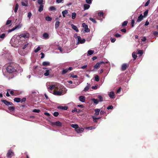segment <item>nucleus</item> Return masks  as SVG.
<instances>
[{
	"label": "nucleus",
	"instance_id": "f257e3e1",
	"mask_svg": "<svg viewBox=\"0 0 158 158\" xmlns=\"http://www.w3.org/2000/svg\"><path fill=\"white\" fill-rule=\"evenodd\" d=\"M7 66L6 70L7 73H12L16 71V69L15 67V64L14 63H10L6 64Z\"/></svg>",
	"mask_w": 158,
	"mask_h": 158
},
{
	"label": "nucleus",
	"instance_id": "f03ea898",
	"mask_svg": "<svg viewBox=\"0 0 158 158\" xmlns=\"http://www.w3.org/2000/svg\"><path fill=\"white\" fill-rule=\"evenodd\" d=\"M14 153L11 149L9 150L6 154V157L9 158H11L14 156Z\"/></svg>",
	"mask_w": 158,
	"mask_h": 158
},
{
	"label": "nucleus",
	"instance_id": "7ed1b4c3",
	"mask_svg": "<svg viewBox=\"0 0 158 158\" xmlns=\"http://www.w3.org/2000/svg\"><path fill=\"white\" fill-rule=\"evenodd\" d=\"M1 101L3 103L6 105L7 106H14L12 103L8 102L6 100L1 99Z\"/></svg>",
	"mask_w": 158,
	"mask_h": 158
},
{
	"label": "nucleus",
	"instance_id": "20e7f679",
	"mask_svg": "<svg viewBox=\"0 0 158 158\" xmlns=\"http://www.w3.org/2000/svg\"><path fill=\"white\" fill-rule=\"evenodd\" d=\"M51 125L52 126H56L61 127L62 126V123L59 121L52 122L51 123Z\"/></svg>",
	"mask_w": 158,
	"mask_h": 158
},
{
	"label": "nucleus",
	"instance_id": "39448f33",
	"mask_svg": "<svg viewBox=\"0 0 158 158\" xmlns=\"http://www.w3.org/2000/svg\"><path fill=\"white\" fill-rule=\"evenodd\" d=\"M105 64V62L104 61H100L96 63V64L94 66V69H97L100 67V65H102V64Z\"/></svg>",
	"mask_w": 158,
	"mask_h": 158
},
{
	"label": "nucleus",
	"instance_id": "423d86ee",
	"mask_svg": "<svg viewBox=\"0 0 158 158\" xmlns=\"http://www.w3.org/2000/svg\"><path fill=\"white\" fill-rule=\"evenodd\" d=\"M129 67V64L126 63L123 64L121 67V70L123 71L126 70Z\"/></svg>",
	"mask_w": 158,
	"mask_h": 158
},
{
	"label": "nucleus",
	"instance_id": "0eeeda50",
	"mask_svg": "<svg viewBox=\"0 0 158 158\" xmlns=\"http://www.w3.org/2000/svg\"><path fill=\"white\" fill-rule=\"evenodd\" d=\"M82 27L85 28V31L86 32H89L90 31V30L88 28V26L85 23L82 24Z\"/></svg>",
	"mask_w": 158,
	"mask_h": 158
},
{
	"label": "nucleus",
	"instance_id": "6e6552de",
	"mask_svg": "<svg viewBox=\"0 0 158 158\" xmlns=\"http://www.w3.org/2000/svg\"><path fill=\"white\" fill-rule=\"evenodd\" d=\"M77 38L79 43H80L81 44H82L85 43V39H81V38L80 36H78Z\"/></svg>",
	"mask_w": 158,
	"mask_h": 158
},
{
	"label": "nucleus",
	"instance_id": "1a4fd4ad",
	"mask_svg": "<svg viewBox=\"0 0 158 158\" xmlns=\"http://www.w3.org/2000/svg\"><path fill=\"white\" fill-rule=\"evenodd\" d=\"M29 34L28 33H25L24 34H21L20 35V36L21 37H23L25 38H28L29 37Z\"/></svg>",
	"mask_w": 158,
	"mask_h": 158
},
{
	"label": "nucleus",
	"instance_id": "9d476101",
	"mask_svg": "<svg viewBox=\"0 0 158 158\" xmlns=\"http://www.w3.org/2000/svg\"><path fill=\"white\" fill-rule=\"evenodd\" d=\"M143 15L142 14H140L138 17V18L136 21L137 22H141L143 19Z\"/></svg>",
	"mask_w": 158,
	"mask_h": 158
},
{
	"label": "nucleus",
	"instance_id": "9b49d317",
	"mask_svg": "<svg viewBox=\"0 0 158 158\" xmlns=\"http://www.w3.org/2000/svg\"><path fill=\"white\" fill-rule=\"evenodd\" d=\"M55 95L60 96L62 95V92L60 91H56L55 90L53 94Z\"/></svg>",
	"mask_w": 158,
	"mask_h": 158
},
{
	"label": "nucleus",
	"instance_id": "f8f14e48",
	"mask_svg": "<svg viewBox=\"0 0 158 158\" xmlns=\"http://www.w3.org/2000/svg\"><path fill=\"white\" fill-rule=\"evenodd\" d=\"M21 4L23 6H27L28 5V1L27 0L22 1Z\"/></svg>",
	"mask_w": 158,
	"mask_h": 158
},
{
	"label": "nucleus",
	"instance_id": "ddd939ff",
	"mask_svg": "<svg viewBox=\"0 0 158 158\" xmlns=\"http://www.w3.org/2000/svg\"><path fill=\"white\" fill-rule=\"evenodd\" d=\"M84 129L82 128L78 127V128L76 129L75 131L77 133H81L83 131Z\"/></svg>",
	"mask_w": 158,
	"mask_h": 158
},
{
	"label": "nucleus",
	"instance_id": "4468645a",
	"mask_svg": "<svg viewBox=\"0 0 158 158\" xmlns=\"http://www.w3.org/2000/svg\"><path fill=\"white\" fill-rule=\"evenodd\" d=\"M68 71V69H63L62 71L60 72V73L62 75H64L67 73Z\"/></svg>",
	"mask_w": 158,
	"mask_h": 158
},
{
	"label": "nucleus",
	"instance_id": "2eb2a0df",
	"mask_svg": "<svg viewBox=\"0 0 158 158\" xmlns=\"http://www.w3.org/2000/svg\"><path fill=\"white\" fill-rule=\"evenodd\" d=\"M48 90L50 89L52 90L53 89H56V87L55 85H50L49 87H48Z\"/></svg>",
	"mask_w": 158,
	"mask_h": 158
},
{
	"label": "nucleus",
	"instance_id": "dca6fc26",
	"mask_svg": "<svg viewBox=\"0 0 158 158\" xmlns=\"http://www.w3.org/2000/svg\"><path fill=\"white\" fill-rule=\"evenodd\" d=\"M58 109H60L64 110H67L68 109V107L66 106H59L58 107Z\"/></svg>",
	"mask_w": 158,
	"mask_h": 158
},
{
	"label": "nucleus",
	"instance_id": "f3484780",
	"mask_svg": "<svg viewBox=\"0 0 158 158\" xmlns=\"http://www.w3.org/2000/svg\"><path fill=\"white\" fill-rule=\"evenodd\" d=\"M79 99L80 101L84 102H85V97L83 96H80L79 97Z\"/></svg>",
	"mask_w": 158,
	"mask_h": 158
},
{
	"label": "nucleus",
	"instance_id": "a211bd4d",
	"mask_svg": "<svg viewBox=\"0 0 158 158\" xmlns=\"http://www.w3.org/2000/svg\"><path fill=\"white\" fill-rule=\"evenodd\" d=\"M43 36L45 39H47L49 37V35L47 33H44L43 35Z\"/></svg>",
	"mask_w": 158,
	"mask_h": 158
},
{
	"label": "nucleus",
	"instance_id": "6ab92c4d",
	"mask_svg": "<svg viewBox=\"0 0 158 158\" xmlns=\"http://www.w3.org/2000/svg\"><path fill=\"white\" fill-rule=\"evenodd\" d=\"M71 26L72 27V28L74 30H75L76 32H78L79 30L77 28V27L75 26L74 24H72L71 25Z\"/></svg>",
	"mask_w": 158,
	"mask_h": 158
},
{
	"label": "nucleus",
	"instance_id": "aec40b11",
	"mask_svg": "<svg viewBox=\"0 0 158 158\" xmlns=\"http://www.w3.org/2000/svg\"><path fill=\"white\" fill-rule=\"evenodd\" d=\"M109 97L112 98H114V92H111L109 94Z\"/></svg>",
	"mask_w": 158,
	"mask_h": 158
},
{
	"label": "nucleus",
	"instance_id": "412c9836",
	"mask_svg": "<svg viewBox=\"0 0 158 158\" xmlns=\"http://www.w3.org/2000/svg\"><path fill=\"white\" fill-rule=\"evenodd\" d=\"M9 106L8 109L10 111H13L15 110V107L14 106Z\"/></svg>",
	"mask_w": 158,
	"mask_h": 158
},
{
	"label": "nucleus",
	"instance_id": "4be33fe9",
	"mask_svg": "<svg viewBox=\"0 0 158 158\" xmlns=\"http://www.w3.org/2000/svg\"><path fill=\"white\" fill-rule=\"evenodd\" d=\"M72 127L75 128V130L78 128L79 126L77 124H72L71 125Z\"/></svg>",
	"mask_w": 158,
	"mask_h": 158
},
{
	"label": "nucleus",
	"instance_id": "5701e85b",
	"mask_svg": "<svg viewBox=\"0 0 158 158\" xmlns=\"http://www.w3.org/2000/svg\"><path fill=\"white\" fill-rule=\"evenodd\" d=\"M98 15L99 17L98 18H97V19L99 20H100V19L101 17H103V12H100L98 13Z\"/></svg>",
	"mask_w": 158,
	"mask_h": 158
},
{
	"label": "nucleus",
	"instance_id": "b1692460",
	"mask_svg": "<svg viewBox=\"0 0 158 158\" xmlns=\"http://www.w3.org/2000/svg\"><path fill=\"white\" fill-rule=\"evenodd\" d=\"M94 50H89L88 51V53L87 54V56H89L91 55L94 53Z\"/></svg>",
	"mask_w": 158,
	"mask_h": 158
},
{
	"label": "nucleus",
	"instance_id": "393cba45",
	"mask_svg": "<svg viewBox=\"0 0 158 158\" xmlns=\"http://www.w3.org/2000/svg\"><path fill=\"white\" fill-rule=\"evenodd\" d=\"M132 56L133 58V60H135L137 57L136 53L135 52H133L132 53Z\"/></svg>",
	"mask_w": 158,
	"mask_h": 158
},
{
	"label": "nucleus",
	"instance_id": "a878e982",
	"mask_svg": "<svg viewBox=\"0 0 158 158\" xmlns=\"http://www.w3.org/2000/svg\"><path fill=\"white\" fill-rule=\"evenodd\" d=\"M43 7L44 6L42 4L40 5L39 7L38 11L40 12H41L43 10Z\"/></svg>",
	"mask_w": 158,
	"mask_h": 158
},
{
	"label": "nucleus",
	"instance_id": "bb28decb",
	"mask_svg": "<svg viewBox=\"0 0 158 158\" xmlns=\"http://www.w3.org/2000/svg\"><path fill=\"white\" fill-rule=\"evenodd\" d=\"M50 63L49 62L44 61L42 63V65L43 66L49 65Z\"/></svg>",
	"mask_w": 158,
	"mask_h": 158
},
{
	"label": "nucleus",
	"instance_id": "cd10ccee",
	"mask_svg": "<svg viewBox=\"0 0 158 158\" xmlns=\"http://www.w3.org/2000/svg\"><path fill=\"white\" fill-rule=\"evenodd\" d=\"M60 23V22L59 21H57L56 22L55 24V27L56 29H57L59 27Z\"/></svg>",
	"mask_w": 158,
	"mask_h": 158
},
{
	"label": "nucleus",
	"instance_id": "c85d7f7f",
	"mask_svg": "<svg viewBox=\"0 0 158 158\" xmlns=\"http://www.w3.org/2000/svg\"><path fill=\"white\" fill-rule=\"evenodd\" d=\"M14 101L17 102H19L21 101V98H15L14 99Z\"/></svg>",
	"mask_w": 158,
	"mask_h": 158
},
{
	"label": "nucleus",
	"instance_id": "c756f323",
	"mask_svg": "<svg viewBox=\"0 0 158 158\" xmlns=\"http://www.w3.org/2000/svg\"><path fill=\"white\" fill-rule=\"evenodd\" d=\"M94 111L95 112V114L96 115H98L99 114L100 110L98 109H95L94 110Z\"/></svg>",
	"mask_w": 158,
	"mask_h": 158
},
{
	"label": "nucleus",
	"instance_id": "7c9ffc66",
	"mask_svg": "<svg viewBox=\"0 0 158 158\" xmlns=\"http://www.w3.org/2000/svg\"><path fill=\"white\" fill-rule=\"evenodd\" d=\"M68 13V10H65L62 11V13L63 15V16L64 17H65V14H66Z\"/></svg>",
	"mask_w": 158,
	"mask_h": 158
},
{
	"label": "nucleus",
	"instance_id": "2f4dec72",
	"mask_svg": "<svg viewBox=\"0 0 158 158\" xmlns=\"http://www.w3.org/2000/svg\"><path fill=\"white\" fill-rule=\"evenodd\" d=\"M93 102L95 104H98V99L95 98H93L92 99Z\"/></svg>",
	"mask_w": 158,
	"mask_h": 158
},
{
	"label": "nucleus",
	"instance_id": "473e14b6",
	"mask_svg": "<svg viewBox=\"0 0 158 158\" xmlns=\"http://www.w3.org/2000/svg\"><path fill=\"white\" fill-rule=\"evenodd\" d=\"M84 8L85 10H87L90 7V5L87 4H85L84 6Z\"/></svg>",
	"mask_w": 158,
	"mask_h": 158
},
{
	"label": "nucleus",
	"instance_id": "72a5a7b5",
	"mask_svg": "<svg viewBox=\"0 0 158 158\" xmlns=\"http://www.w3.org/2000/svg\"><path fill=\"white\" fill-rule=\"evenodd\" d=\"M49 10L50 11L55 10H56V8L54 6H51L50 7Z\"/></svg>",
	"mask_w": 158,
	"mask_h": 158
},
{
	"label": "nucleus",
	"instance_id": "f704fd0d",
	"mask_svg": "<svg viewBox=\"0 0 158 158\" xmlns=\"http://www.w3.org/2000/svg\"><path fill=\"white\" fill-rule=\"evenodd\" d=\"M50 73V71L49 70H47L45 71V72L44 73V75L45 76H47L49 75Z\"/></svg>",
	"mask_w": 158,
	"mask_h": 158
},
{
	"label": "nucleus",
	"instance_id": "c9c22d12",
	"mask_svg": "<svg viewBox=\"0 0 158 158\" xmlns=\"http://www.w3.org/2000/svg\"><path fill=\"white\" fill-rule=\"evenodd\" d=\"M19 8V5L18 3H16L15 5V8L14 9V12L15 13H16L18 10Z\"/></svg>",
	"mask_w": 158,
	"mask_h": 158
},
{
	"label": "nucleus",
	"instance_id": "e433bc0d",
	"mask_svg": "<svg viewBox=\"0 0 158 158\" xmlns=\"http://www.w3.org/2000/svg\"><path fill=\"white\" fill-rule=\"evenodd\" d=\"M90 87V85H88L86 87H85V88L84 89V91H88Z\"/></svg>",
	"mask_w": 158,
	"mask_h": 158
},
{
	"label": "nucleus",
	"instance_id": "4c0bfd02",
	"mask_svg": "<svg viewBox=\"0 0 158 158\" xmlns=\"http://www.w3.org/2000/svg\"><path fill=\"white\" fill-rule=\"evenodd\" d=\"M137 53L138 54H139L140 56H141L143 54V50H139L137 51Z\"/></svg>",
	"mask_w": 158,
	"mask_h": 158
},
{
	"label": "nucleus",
	"instance_id": "58836bf2",
	"mask_svg": "<svg viewBox=\"0 0 158 158\" xmlns=\"http://www.w3.org/2000/svg\"><path fill=\"white\" fill-rule=\"evenodd\" d=\"M45 19L47 21H51L52 19L51 17L48 16L45 17Z\"/></svg>",
	"mask_w": 158,
	"mask_h": 158
},
{
	"label": "nucleus",
	"instance_id": "ea45409f",
	"mask_svg": "<svg viewBox=\"0 0 158 158\" xmlns=\"http://www.w3.org/2000/svg\"><path fill=\"white\" fill-rule=\"evenodd\" d=\"M95 128V127H94L93 126L89 127H86V129L89 130H91L92 129H94Z\"/></svg>",
	"mask_w": 158,
	"mask_h": 158
},
{
	"label": "nucleus",
	"instance_id": "a19ab883",
	"mask_svg": "<svg viewBox=\"0 0 158 158\" xmlns=\"http://www.w3.org/2000/svg\"><path fill=\"white\" fill-rule=\"evenodd\" d=\"M128 22L127 21H125L122 23V26H126L127 25Z\"/></svg>",
	"mask_w": 158,
	"mask_h": 158
},
{
	"label": "nucleus",
	"instance_id": "79ce46f5",
	"mask_svg": "<svg viewBox=\"0 0 158 158\" xmlns=\"http://www.w3.org/2000/svg\"><path fill=\"white\" fill-rule=\"evenodd\" d=\"M89 19L90 21H92L94 23H96L97 22L94 19L92 18L91 17H90L89 18Z\"/></svg>",
	"mask_w": 158,
	"mask_h": 158
},
{
	"label": "nucleus",
	"instance_id": "37998d69",
	"mask_svg": "<svg viewBox=\"0 0 158 158\" xmlns=\"http://www.w3.org/2000/svg\"><path fill=\"white\" fill-rule=\"evenodd\" d=\"M76 16V14L75 12L72 13V18L73 19H74L75 18Z\"/></svg>",
	"mask_w": 158,
	"mask_h": 158
},
{
	"label": "nucleus",
	"instance_id": "c03bdc74",
	"mask_svg": "<svg viewBox=\"0 0 158 158\" xmlns=\"http://www.w3.org/2000/svg\"><path fill=\"white\" fill-rule=\"evenodd\" d=\"M95 80L96 81H98L99 80V77L98 76V75H97L95 77Z\"/></svg>",
	"mask_w": 158,
	"mask_h": 158
},
{
	"label": "nucleus",
	"instance_id": "a18cd8bd",
	"mask_svg": "<svg viewBox=\"0 0 158 158\" xmlns=\"http://www.w3.org/2000/svg\"><path fill=\"white\" fill-rule=\"evenodd\" d=\"M36 93L35 91H31V94L30 95L32 97H35V95H33V94H36Z\"/></svg>",
	"mask_w": 158,
	"mask_h": 158
},
{
	"label": "nucleus",
	"instance_id": "49530a36",
	"mask_svg": "<svg viewBox=\"0 0 158 158\" xmlns=\"http://www.w3.org/2000/svg\"><path fill=\"white\" fill-rule=\"evenodd\" d=\"M40 47L38 46L37 48L34 50V52L35 53L38 52L39 51H40Z\"/></svg>",
	"mask_w": 158,
	"mask_h": 158
},
{
	"label": "nucleus",
	"instance_id": "de8ad7c7",
	"mask_svg": "<svg viewBox=\"0 0 158 158\" xmlns=\"http://www.w3.org/2000/svg\"><path fill=\"white\" fill-rule=\"evenodd\" d=\"M98 98L99 99L100 102H102L103 101V98L101 95L98 96Z\"/></svg>",
	"mask_w": 158,
	"mask_h": 158
},
{
	"label": "nucleus",
	"instance_id": "09e8293b",
	"mask_svg": "<svg viewBox=\"0 0 158 158\" xmlns=\"http://www.w3.org/2000/svg\"><path fill=\"white\" fill-rule=\"evenodd\" d=\"M28 43H27L26 44H25L22 48V49H24L25 48H27L28 47Z\"/></svg>",
	"mask_w": 158,
	"mask_h": 158
},
{
	"label": "nucleus",
	"instance_id": "8fccbe9b",
	"mask_svg": "<svg viewBox=\"0 0 158 158\" xmlns=\"http://www.w3.org/2000/svg\"><path fill=\"white\" fill-rule=\"evenodd\" d=\"M8 91L10 92V94L12 95H14V92L13 90H11L10 89H8Z\"/></svg>",
	"mask_w": 158,
	"mask_h": 158
},
{
	"label": "nucleus",
	"instance_id": "3c124183",
	"mask_svg": "<svg viewBox=\"0 0 158 158\" xmlns=\"http://www.w3.org/2000/svg\"><path fill=\"white\" fill-rule=\"evenodd\" d=\"M40 111V110L39 109H35L33 110V112H36L39 113Z\"/></svg>",
	"mask_w": 158,
	"mask_h": 158
},
{
	"label": "nucleus",
	"instance_id": "603ef678",
	"mask_svg": "<svg viewBox=\"0 0 158 158\" xmlns=\"http://www.w3.org/2000/svg\"><path fill=\"white\" fill-rule=\"evenodd\" d=\"M5 36V34L3 33L1 35H0V38L1 39H3Z\"/></svg>",
	"mask_w": 158,
	"mask_h": 158
},
{
	"label": "nucleus",
	"instance_id": "864d4df0",
	"mask_svg": "<svg viewBox=\"0 0 158 158\" xmlns=\"http://www.w3.org/2000/svg\"><path fill=\"white\" fill-rule=\"evenodd\" d=\"M148 10H147L145 11L143 13L144 16L143 17H145L147 16L148 14Z\"/></svg>",
	"mask_w": 158,
	"mask_h": 158
},
{
	"label": "nucleus",
	"instance_id": "5fc2aeb1",
	"mask_svg": "<svg viewBox=\"0 0 158 158\" xmlns=\"http://www.w3.org/2000/svg\"><path fill=\"white\" fill-rule=\"evenodd\" d=\"M135 22V20L134 19H132L131 20V27H134V24Z\"/></svg>",
	"mask_w": 158,
	"mask_h": 158
},
{
	"label": "nucleus",
	"instance_id": "6e6d98bb",
	"mask_svg": "<svg viewBox=\"0 0 158 158\" xmlns=\"http://www.w3.org/2000/svg\"><path fill=\"white\" fill-rule=\"evenodd\" d=\"M153 34L155 36H157L158 35V32L154 31L153 32Z\"/></svg>",
	"mask_w": 158,
	"mask_h": 158
},
{
	"label": "nucleus",
	"instance_id": "4d7b16f0",
	"mask_svg": "<svg viewBox=\"0 0 158 158\" xmlns=\"http://www.w3.org/2000/svg\"><path fill=\"white\" fill-rule=\"evenodd\" d=\"M31 15L32 14L31 12H29L28 13L27 17L29 18V19H30L31 18Z\"/></svg>",
	"mask_w": 158,
	"mask_h": 158
},
{
	"label": "nucleus",
	"instance_id": "13d9d810",
	"mask_svg": "<svg viewBox=\"0 0 158 158\" xmlns=\"http://www.w3.org/2000/svg\"><path fill=\"white\" fill-rule=\"evenodd\" d=\"M59 114L58 112H54L53 114L54 116L55 117H57L58 116V115H59Z\"/></svg>",
	"mask_w": 158,
	"mask_h": 158
},
{
	"label": "nucleus",
	"instance_id": "bf43d9fd",
	"mask_svg": "<svg viewBox=\"0 0 158 158\" xmlns=\"http://www.w3.org/2000/svg\"><path fill=\"white\" fill-rule=\"evenodd\" d=\"M43 2V0H38L37 2L40 5L42 4Z\"/></svg>",
	"mask_w": 158,
	"mask_h": 158
},
{
	"label": "nucleus",
	"instance_id": "052dcab7",
	"mask_svg": "<svg viewBox=\"0 0 158 158\" xmlns=\"http://www.w3.org/2000/svg\"><path fill=\"white\" fill-rule=\"evenodd\" d=\"M14 27L15 29H19L21 27V26L19 25H18L16 26L15 27Z\"/></svg>",
	"mask_w": 158,
	"mask_h": 158
},
{
	"label": "nucleus",
	"instance_id": "680f3d73",
	"mask_svg": "<svg viewBox=\"0 0 158 158\" xmlns=\"http://www.w3.org/2000/svg\"><path fill=\"white\" fill-rule=\"evenodd\" d=\"M15 30V27H14L12 29H9L8 30V33H10V32L14 31Z\"/></svg>",
	"mask_w": 158,
	"mask_h": 158
},
{
	"label": "nucleus",
	"instance_id": "e2e57ef3",
	"mask_svg": "<svg viewBox=\"0 0 158 158\" xmlns=\"http://www.w3.org/2000/svg\"><path fill=\"white\" fill-rule=\"evenodd\" d=\"M114 36L118 38L120 37L121 35L118 33H117Z\"/></svg>",
	"mask_w": 158,
	"mask_h": 158
},
{
	"label": "nucleus",
	"instance_id": "0e129e2a",
	"mask_svg": "<svg viewBox=\"0 0 158 158\" xmlns=\"http://www.w3.org/2000/svg\"><path fill=\"white\" fill-rule=\"evenodd\" d=\"M150 0H148L147 2H146V3L145 4V5H144V6H147L149 4V3H150Z\"/></svg>",
	"mask_w": 158,
	"mask_h": 158
},
{
	"label": "nucleus",
	"instance_id": "69168bd1",
	"mask_svg": "<svg viewBox=\"0 0 158 158\" xmlns=\"http://www.w3.org/2000/svg\"><path fill=\"white\" fill-rule=\"evenodd\" d=\"M86 3L89 4H90L92 3V0H86Z\"/></svg>",
	"mask_w": 158,
	"mask_h": 158
},
{
	"label": "nucleus",
	"instance_id": "338daca9",
	"mask_svg": "<svg viewBox=\"0 0 158 158\" xmlns=\"http://www.w3.org/2000/svg\"><path fill=\"white\" fill-rule=\"evenodd\" d=\"M11 22V20H7V22H6V25H9V24Z\"/></svg>",
	"mask_w": 158,
	"mask_h": 158
},
{
	"label": "nucleus",
	"instance_id": "774afa93",
	"mask_svg": "<svg viewBox=\"0 0 158 158\" xmlns=\"http://www.w3.org/2000/svg\"><path fill=\"white\" fill-rule=\"evenodd\" d=\"M111 42L112 43L114 42L116 40V39L115 38H110Z\"/></svg>",
	"mask_w": 158,
	"mask_h": 158
}]
</instances>
